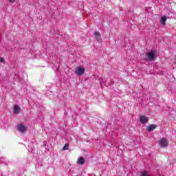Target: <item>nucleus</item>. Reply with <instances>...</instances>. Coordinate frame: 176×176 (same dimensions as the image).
<instances>
[{"label": "nucleus", "instance_id": "1", "mask_svg": "<svg viewBox=\"0 0 176 176\" xmlns=\"http://www.w3.org/2000/svg\"><path fill=\"white\" fill-rule=\"evenodd\" d=\"M146 61H153L156 58V51L151 50L143 56Z\"/></svg>", "mask_w": 176, "mask_h": 176}, {"label": "nucleus", "instance_id": "2", "mask_svg": "<svg viewBox=\"0 0 176 176\" xmlns=\"http://www.w3.org/2000/svg\"><path fill=\"white\" fill-rule=\"evenodd\" d=\"M161 148H167L168 146V141L166 138H162L158 142Z\"/></svg>", "mask_w": 176, "mask_h": 176}, {"label": "nucleus", "instance_id": "3", "mask_svg": "<svg viewBox=\"0 0 176 176\" xmlns=\"http://www.w3.org/2000/svg\"><path fill=\"white\" fill-rule=\"evenodd\" d=\"M75 74L78 75V76H82L85 74V67H80V66L77 67L75 71Z\"/></svg>", "mask_w": 176, "mask_h": 176}, {"label": "nucleus", "instance_id": "4", "mask_svg": "<svg viewBox=\"0 0 176 176\" xmlns=\"http://www.w3.org/2000/svg\"><path fill=\"white\" fill-rule=\"evenodd\" d=\"M17 131L19 133H25V131H27V126H24L23 124H18Z\"/></svg>", "mask_w": 176, "mask_h": 176}, {"label": "nucleus", "instance_id": "5", "mask_svg": "<svg viewBox=\"0 0 176 176\" xmlns=\"http://www.w3.org/2000/svg\"><path fill=\"white\" fill-rule=\"evenodd\" d=\"M140 123L142 124H145V123H148V117H146L145 116H142L140 118Z\"/></svg>", "mask_w": 176, "mask_h": 176}, {"label": "nucleus", "instance_id": "6", "mask_svg": "<svg viewBox=\"0 0 176 176\" xmlns=\"http://www.w3.org/2000/svg\"><path fill=\"white\" fill-rule=\"evenodd\" d=\"M157 126L156 124H150L146 126V130L148 131H153V130H155Z\"/></svg>", "mask_w": 176, "mask_h": 176}, {"label": "nucleus", "instance_id": "7", "mask_svg": "<svg viewBox=\"0 0 176 176\" xmlns=\"http://www.w3.org/2000/svg\"><path fill=\"white\" fill-rule=\"evenodd\" d=\"M166 21H167V16H162L161 20H160L161 25L164 27V25H166Z\"/></svg>", "mask_w": 176, "mask_h": 176}, {"label": "nucleus", "instance_id": "8", "mask_svg": "<svg viewBox=\"0 0 176 176\" xmlns=\"http://www.w3.org/2000/svg\"><path fill=\"white\" fill-rule=\"evenodd\" d=\"M94 35L96 36V41H98V42H100V41H101V34H100V32H94Z\"/></svg>", "mask_w": 176, "mask_h": 176}, {"label": "nucleus", "instance_id": "9", "mask_svg": "<svg viewBox=\"0 0 176 176\" xmlns=\"http://www.w3.org/2000/svg\"><path fill=\"white\" fill-rule=\"evenodd\" d=\"M21 111V109H20L19 107H18L17 105H15L14 107V113L15 114H19Z\"/></svg>", "mask_w": 176, "mask_h": 176}, {"label": "nucleus", "instance_id": "10", "mask_svg": "<svg viewBox=\"0 0 176 176\" xmlns=\"http://www.w3.org/2000/svg\"><path fill=\"white\" fill-rule=\"evenodd\" d=\"M78 164H85V158L84 157H80L77 160Z\"/></svg>", "mask_w": 176, "mask_h": 176}, {"label": "nucleus", "instance_id": "11", "mask_svg": "<svg viewBox=\"0 0 176 176\" xmlns=\"http://www.w3.org/2000/svg\"><path fill=\"white\" fill-rule=\"evenodd\" d=\"M69 149V144H65V146L63 148V151H68Z\"/></svg>", "mask_w": 176, "mask_h": 176}, {"label": "nucleus", "instance_id": "12", "mask_svg": "<svg viewBox=\"0 0 176 176\" xmlns=\"http://www.w3.org/2000/svg\"><path fill=\"white\" fill-rule=\"evenodd\" d=\"M3 163H5V158L0 157V164H2Z\"/></svg>", "mask_w": 176, "mask_h": 176}, {"label": "nucleus", "instance_id": "13", "mask_svg": "<svg viewBox=\"0 0 176 176\" xmlns=\"http://www.w3.org/2000/svg\"><path fill=\"white\" fill-rule=\"evenodd\" d=\"M0 63H3V64H5V59H3V58H1Z\"/></svg>", "mask_w": 176, "mask_h": 176}, {"label": "nucleus", "instance_id": "14", "mask_svg": "<svg viewBox=\"0 0 176 176\" xmlns=\"http://www.w3.org/2000/svg\"><path fill=\"white\" fill-rule=\"evenodd\" d=\"M9 1H10V2H11L12 3H14V1H16V0H9Z\"/></svg>", "mask_w": 176, "mask_h": 176}, {"label": "nucleus", "instance_id": "15", "mask_svg": "<svg viewBox=\"0 0 176 176\" xmlns=\"http://www.w3.org/2000/svg\"><path fill=\"white\" fill-rule=\"evenodd\" d=\"M0 176H3V175H2V173H0Z\"/></svg>", "mask_w": 176, "mask_h": 176}, {"label": "nucleus", "instance_id": "16", "mask_svg": "<svg viewBox=\"0 0 176 176\" xmlns=\"http://www.w3.org/2000/svg\"><path fill=\"white\" fill-rule=\"evenodd\" d=\"M6 164V166H8V164Z\"/></svg>", "mask_w": 176, "mask_h": 176}]
</instances>
